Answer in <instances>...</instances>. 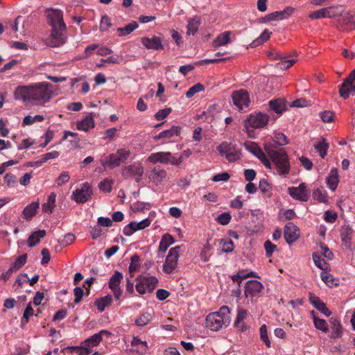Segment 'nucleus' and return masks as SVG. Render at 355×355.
Listing matches in <instances>:
<instances>
[{
    "label": "nucleus",
    "instance_id": "nucleus-23",
    "mask_svg": "<svg viewBox=\"0 0 355 355\" xmlns=\"http://www.w3.org/2000/svg\"><path fill=\"white\" fill-rule=\"evenodd\" d=\"M141 42L147 49L159 50L163 49L162 40L156 36L152 37H142Z\"/></svg>",
    "mask_w": 355,
    "mask_h": 355
},
{
    "label": "nucleus",
    "instance_id": "nucleus-31",
    "mask_svg": "<svg viewBox=\"0 0 355 355\" xmlns=\"http://www.w3.org/2000/svg\"><path fill=\"white\" fill-rule=\"evenodd\" d=\"M231 33L229 31H225L217 36V37L213 41L212 46L214 48H218L221 46H225L230 42Z\"/></svg>",
    "mask_w": 355,
    "mask_h": 355
},
{
    "label": "nucleus",
    "instance_id": "nucleus-24",
    "mask_svg": "<svg viewBox=\"0 0 355 355\" xmlns=\"http://www.w3.org/2000/svg\"><path fill=\"white\" fill-rule=\"evenodd\" d=\"M82 346L79 347H67L62 349L60 352L62 353H76L77 355H87L89 354V338L85 340Z\"/></svg>",
    "mask_w": 355,
    "mask_h": 355
},
{
    "label": "nucleus",
    "instance_id": "nucleus-4",
    "mask_svg": "<svg viewBox=\"0 0 355 355\" xmlns=\"http://www.w3.org/2000/svg\"><path fill=\"white\" fill-rule=\"evenodd\" d=\"M267 153L271 160L272 167L270 169H275L279 175H286L289 173L290 162L288 156L284 150L268 149Z\"/></svg>",
    "mask_w": 355,
    "mask_h": 355
},
{
    "label": "nucleus",
    "instance_id": "nucleus-15",
    "mask_svg": "<svg viewBox=\"0 0 355 355\" xmlns=\"http://www.w3.org/2000/svg\"><path fill=\"white\" fill-rule=\"evenodd\" d=\"M150 225V220L148 218L143 219L139 222L132 221L123 228V232L127 236H131L135 232L141 230Z\"/></svg>",
    "mask_w": 355,
    "mask_h": 355
},
{
    "label": "nucleus",
    "instance_id": "nucleus-10",
    "mask_svg": "<svg viewBox=\"0 0 355 355\" xmlns=\"http://www.w3.org/2000/svg\"><path fill=\"white\" fill-rule=\"evenodd\" d=\"M244 146L248 151L260 159L267 168H270L272 167L270 161L267 158L265 153L257 144L252 141H247L244 143Z\"/></svg>",
    "mask_w": 355,
    "mask_h": 355
},
{
    "label": "nucleus",
    "instance_id": "nucleus-5",
    "mask_svg": "<svg viewBox=\"0 0 355 355\" xmlns=\"http://www.w3.org/2000/svg\"><path fill=\"white\" fill-rule=\"evenodd\" d=\"M268 114L261 112H254L250 114L244 122V125L248 135L251 137V129H259L266 126L268 123Z\"/></svg>",
    "mask_w": 355,
    "mask_h": 355
},
{
    "label": "nucleus",
    "instance_id": "nucleus-64",
    "mask_svg": "<svg viewBox=\"0 0 355 355\" xmlns=\"http://www.w3.org/2000/svg\"><path fill=\"white\" fill-rule=\"evenodd\" d=\"M111 26L110 19L107 16H103L100 23V28L102 31H107Z\"/></svg>",
    "mask_w": 355,
    "mask_h": 355
},
{
    "label": "nucleus",
    "instance_id": "nucleus-47",
    "mask_svg": "<svg viewBox=\"0 0 355 355\" xmlns=\"http://www.w3.org/2000/svg\"><path fill=\"white\" fill-rule=\"evenodd\" d=\"M313 260L315 265L322 270H326L328 268V263L326 261L321 257L320 254L316 252H313L312 254Z\"/></svg>",
    "mask_w": 355,
    "mask_h": 355
},
{
    "label": "nucleus",
    "instance_id": "nucleus-21",
    "mask_svg": "<svg viewBox=\"0 0 355 355\" xmlns=\"http://www.w3.org/2000/svg\"><path fill=\"white\" fill-rule=\"evenodd\" d=\"M166 171L159 166L154 167L150 171L148 178L155 185H159L166 177Z\"/></svg>",
    "mask_w": 355,
    "mask_h": 355
},
{
    "label": "nucleus",
    "instance_id": "nucleus-53",
    "mask_svg": "<svg viewBox=\"0 0 355 355\" xmlns=\"http://www.w3.org/2000/svg\"><path fill=\"white\" fill-rule=\"evenodd\" d=\"M139 259L137 256H134L131 258V262L129 266V273L130 277H133L135 272H137L139 268Z\"/></svg>",
    "mask_w": 355,
    "mask_h": 355
},
{
    "label": "nucleus",
    "instance_id": "nucleus-2",
    "mask_svg": "<svg viewBox=\"0 0 355 355\" xmlns=\"http://www.w3.org/2000/svg\"><path fill=\"white\" fill-rule=\"evenodd\" d=\"M49 22L52 32L46 40V43L52 47H57L66 42V25L63 21L62 12L56 9L46 10Z\"/></svg>",
    "mask_w": 355,
    "mask_h": 355
},
{
    "label": "nucleus",
    "instance_id": "nucleus-62",
    "mask_svg": "<svg viewBox=\"0 0 355 355\" xmlns=\"http://www.w3.org/2000/svg\"><path fill=\"white\" fill-rule=\"evenodd\" d=\"M70 176L68 172H62L60 176L56 179V183L58 186H62L69 182Z\"/></svg>",
    "mask_w": 355,
    "mask_h": 355
},
{
    "label": "nucleus",
    "instance_id": "nucleus-61",
    "mask_svg": "<svg viewBox=\"0 0 355 355\" xmlns=\"http://www.w3.org/2000/svg\"><path fill=\"white\" fill-rule=\"evenodd\" d=\"M76 128L79 130L87 132L89 130V116L81 121H77Z\"/></svg>",
    "mask_w": 355,
    "mask_h": 355
},
{
    "label": "nucleus",
    "instance_id": "nucleus-7",
    "mask_svg": "<svg viewBox=\"0 0 355 355\" xmlns=\"http://www.w3.org/2000/svg\"><path fill=\"white\" fill-rule=\"evenodd\" d=\"M158 279L155 276H140L137 278V291L141 295L150 293L155 288Z\"/></svg>",
    "mask_w": 355,
    "mask_h": 355
},
{
    "label": "nucleus",
    "instance_id": "nucleus-52",
    "mask_svg": "<svg viewBox=\"0 0 355 355\" xmlns=\"http://www.w3.org/2000/svg\"><path fill=\"white\" fill-rule=\"evenodd\" d=\"M152 319L151 315L148 312H146L135 320V323L139 327H143L146 325Z\"/></svg>",
    "mask_w": 355,
    "mask_h": 355
},
{
    "label": "nucleus",
    "instance_id": "nucleus-35",
    "mask_svg": "<svg viewBox=\"0 0 355 355\" xmlns=\"http://www.w3.org/2000/svg\"><path fill=\"white\" fill-rule=\"evenodd\" d=\"M313 147L319 153L321 157L324 158L329 148V143L325 139L321 138L315 143Z\"/></svg>",
    "mask_w": 355,
    "mask_h": 355
},
{
    "label": "nucleus",
    "instance_id": "nucleus-26",
    "mask_svg": "<svg viewBox=\"0 0 355 355\" xmlns=\"http://www.w3.org/2000/svg\"><path fill=\"white\" fill-rule=\"evenodd\" d=\"M88 191L89 186L87 183H85L83 184V186L81 189H78L73 192L72 198L76 202H85L87 200L89 196Z\"/></svg>",
    "mask_w": 355,
    "mask_h": 355
},
{
    "label": "nucleus",
    "instance_id": "nucleus-37",
    "mask_svg": "<svg viewBox=\"0 0 355 355\" xmlns=\"http://www.w3.org/2000/svg\"><path fill=\"white\" fill-rule=\"evenodd\" d=\"M111 302L112 296L110 295H107L97 299L94 302V305L97 307L99 311L102 312L107 306L110 304Z\"/></svg>",
    "mask_w": 355,
    "mask_h": 355
},
{
    "label": "nucleus",
    "instance_id": "nucleus-16",
    "mask_svg": "<svg viewBox=\"0 0 355 355\" xmlns=\"http://www.w3.org/2000/svg\"><path fill=\"white\" fill-rule=\"evenodd\" d=\"M263 288L257 280H249L245 283L244 294L246 298H252L259 295Z\"/></svg>",
    "mask_w": 355,
    "mask_h": 355
},
{
    "label": "nucleus",
    "instance_id": "nucleus-14",
    "mask_svg": "<svg viewBox=\"0 0 355 355\" xmlns=\"http://www.w3.org/2000/svg\"><path fill=\"white\" fill-rule=\"evenodd\" d=\"M123 274L119 271H115L109 281V288L113 292L114 296L116 300H119L122 294V290L120 287V284L123 279Z\"/></svg>",
    "mask_w": 355,
    "mask_h": 355
},
{
    "label": "nucleus",
    "instance_id": "nucleus-39",
    "mask_svg": "<svg viewBox=\"0 0 355 355\" xmlns=\"http://www.w3.org/2000/svg\"><path fill=\"white\" fill-rule=\"evenodd\" d=\"M56 195L55 193H51L47 198L46 202L44 203L42 206V211L46 213H51L55 205Z\"/></svg>",
    "mask_w": 355,
    "mask_h": 355
},
{
    "label": "nucleus",
    "instance_id": "nucleus-17",
    "mask_svg": "<svg viewBox=\"0 0 355 355\" xmlns=\"http://www.w3.org/2000/svg\"><path fill=\"white\" fill-rule=\"evenodd\" d=\"M144 167L139 163H135L123 168V175L134 177L136 182H139L144 174Z\"/></svg>",
    "mask_w": 355,
    "mask_h": 355
},
{
    "label": "nucleus",
    "instance_id": "nucleus-30",
    "mask_svg": "<svg viewBox=\"0 0 355 355\" xmlns=\"http://www.w3.org/2000/svg\"><path fill=\"white\" fill-rule=\"evenodd\" d=\"M248 312L246 310L243 309H239L237 311V315L234 321V326L239 329L241 331H244L247 329L246 325L243 321L247 318Z\"/></svg>",
    "mask_w": 355,
    "mask_h": 355
},
{
    "label": "nucleus",
    "instance_id": "nucleus-49",
    "mask_svg": "<svg viewBox=\"0 0 355 355\" xmlns=\"http://www.w3.org/2000/svg\"><path fill=\"white\" fill-rule=\"evenodd\" d=\"M295 62L296 60L287 59V56L285 55V58H282L281 61L275 64V67L280 69L286 70L290 68Z\"/></svg>",
    "mask_w": 355,
    "mask_h": 355
},
{
    "label": "nucleus",
    "instance_id": "nucleus-46",
    "mask_svg": "<svg viewBox=\"0 0 355 355\" xmlns=\"http://www.w3.org/2000/svg\"><path fill=\"white\" fill-rule=\"evenodd\" d=\"M270 35L271 33L268 29H265L259 35V37L252 42L251 46L255 47L266 42L267 40H269Z\"/></svg>",
    "mask_w": 355,
    "mask_h": 355
},
{
    "label": "nucleus",
    "instance_id": "nucleus-44",
    "mask_svg": "<svg viewBox=\"0 0 355 355\" xmlns=\"http://www.w3.org/2000/svg\"><path fill=\"white\" fill-rule=\"evenodd\" d=\"M180 128L179 126H173L168 130H164L161 132L158 137L159 138H166L170 139L175 136H178L180 133Z\"/></svg>",
    "mask_w": 355,
    "mask_h": 355
},
{
    "label": "nucleus",
    "instance_id": "nucleus-19",
    "mask_svg": "<svg viewBox=\"0 0 355 355\" xmlns=\"http://www.w3.org/2000/svg\"><path fill=\"white\" fill-rule=\"evenodd\" d=\"M171 153L157 152L150 154L147 158V162L152 164H171Z\"/></svg>",
    "mask_w": 355,
    "mask_h": 355
},
{
    "label": "nucleus",
    "instance_id": "nucleus-27",
    "mask_svg": "<svg viewBox=\"0 0 355 355\" xmlns=\"http://www.w3.org/2000/svg\"><path fill=\"white\" fill-rule=\"evenodd\" d=\"M131 345L134 347V351L139 354H145L148 349L147 342L141 340L137 336L133 337Z\"/></svg>",
    "mask_w": 355,
    "mask_h": 355
},
{
    "label": "nucleus",
    "instance_id": "nucleus-11",
    "mask_svg": "<svg viewBox=\"0 0 355 355\" xmlns=\"http://www.w3.org/2000/svg\"><path fill=\"white\" fill-rule=\"evenodd\" d=\"M129 156V150L123 148L119 149L115 153L110 155L109 159L106 162V165L112 168L117 167L124 162Z\"/></svg>",
    "mask_w": 355,
    "mask_h": 355
},
{
    "label": "nucleus",
    "instance_id": "nucleus-20",
    "mask_svg": "<svg viewBox=\"0 0 355 355\" xmlns=\"http://www.w3.org/2000/svg\"><path fill=\"white\" fill-rule=\"evenodd\" d=\"M339 8L336 6H330L318 10L314 11L309 14V17L311 19H321L324 17H334L338 15V13H331V10H338Z\"/></svg>",
    "mask_w": 355,
    "mask_h": 355
},
{
    "label": "nucleus",
    "instance_id": "nucleus-40",
    "mask_svg": "<svg viewBox=\"0 0 355 355\" xmlns=\"http://www.w3.org/2000/svg\"><path fill=\"white\" fill-rule=\"evenodd\" d=\"M330 322L331 324V338H336L342 336V327L340 322L336 318H331Z\"/></svg>",
    "mask_w": 355,
    "mask_h": 355
},
{
    "label": "nucleus",
    "instance_id": "nucleus-12",
    "mask_svg": "<svg viewBox=\"0 0 355 355\" xmlns=\"http://www.w3.org/2000/svg\"><path fill=\"white\" fill-rule=\"evenodd\" d=\"M288 192L293 199L302 202H306L309 198V191L305 183H301L298 187H289Z\"/></svg>",
    "mask_w": 355,
    "mask_h": 355
},
{
    "label": "nucleus",
    "instance_id": "nucleus-59",
    "mask_svg": "<svg viewBox=\"0 0 355 355\" xmlns=\"http://www.w3.org/2000/svg\"><path fill=\"white\" fill-rule=\"evenodd\" d=\"M112 182L111 180L105 179L99 183V189L103 192H110L112 190Z\"/></svg>",
    "mask_w": 355,
    "mask_h": 355
},
{
    "label": "nucleus",
    "instance_id": "nucleus-22",
    "mask_svg": "<svg viewBox=\"0 0 355 355\" xmlns=\"http://www.w3.org/2000/svg\"><path fill=\"white\" fill-rule=\"evenodd\" d=\"M309 301L315 309L325 316L329 317L331 315V311L328 309L325 304L318 297L312 293H309Z\"/></svg>",
    "mask_w": 355,
    "mask_h": 355
},
{
    "label": "nucleus",
    "instance_id": "nucleus-41",
    "mask_svg": "<svg viewBox=\"0 0 355 355\" xmlns=\"http://www.w3.org/2000/svg\"><path fill=\"white\" fill-rule=\"evenodd\" d=\"M27 260V254H24L21 256H19L16 261L14 262L12 266L9 268L7 273H11L13 271H17L19 268H21L23 266L25 265Z\"/></svg>",
    "mask_w": 355,
    "mask_h": 355
},
{
    "label": "nucleus",
    "instance_id": "nucleus-9",
    "mask_svg": "<svg viewBox=\"0 0 355 355\" xmlns=\"http://www.w3.org/2000/svg\"><path fill=\"white\" fill-rule=\"evenodd\" d=\"M180 246H176L170 249L163 266V270L166 273H172L176 268L178 260L180 257Z\"/></svg>",
    "mask_w": 355,
    "mask_h": 355
},
{
    "label": "nucleus",
    "instance_id": "nucleus-55",
    "mask_svg": "<svg viewBox=\"0 0 355 355\" xmlns=\"http://www.w3.org/2000/svg\"><path fill=\"white\" fill-rule=\"evenodd\" d=\"M313 323H314V326L316 329H318L323 332H327L329 329L328 324H327V322L323 319L313 317Z\"/></svg>",
    "mask_w": 355,
    "mask_h": 355
},
{
    "label": "nucleus",
    "instance_id": "nucleus-18",
    "mask_svg": "<svg viewBox=\"0 0 355 355\" xmlns=\"http://www.w3.org/2000/svg\"><path fill=\"white\" fill-rule=\"evenodd\" d=\"M300 237V230L293 223H288L284 227V239L289 245L294 243Z\"/></svg>",
    "mask_w": 355,
    "mask_h": 355
},
{
    "label": "nucleus",
    "instance_id": "nucleus-34",
    "mask_svg": "<svg viewBox=\"0 0 355 355\" xmlns=\"http://www.w3.org/2000/svg\"><path fill=\"white\" fill-rule=\"evenodd\" d=\"M111 333L107 330H101L90 336V347L98 346L103 338L109 336Z\"/></svg>",
    "mask_w": 355,
    "mask_h": 355
},
{
    "label": "nucleus",
    "instance_id": "nucleus-63",
    "mask_svg": "<svg viewBox=\"0 0 355 355\" xmlns=\"http://www.w3.org/2000/svg\"><path fill=\"white\" fill-rule=\"evenodd\" d=\"M231 220V216L228 213H223L220 214L217 220L218 222L221 225H227L230 223Z\"/></svg>",
    "mask_w": 355,
    "mask_h": 355
},
{
    "label": "nucleus",
    "instance_id": "nucleus-45",
    "mask_svg": "<svg viewBox=\"0 0 355 355\" xmlns=\"http://www.w3.org/2000/svg\"><path fill=\"white\" fill-rule=\"evenodd\" d=\"M137 27L138 24H137V22L132 21L129 24L126 25L125 27L118 28L117 32L119 36H125L131 33L132 31L137 29Z\"/></svg>",
    "mask_w": 355,
    "mask_h": 355
},
{
    "label": "nucleus",
    "instance_id": "nucleus-54",
    "mask_svg": "<svg viewBox=\"0 0 355 355\" xmlns=\"http://www.w3.org/2000/svg\"><path fill=\"white\" fill-rule=\"evenodd\" d=\"M205 89V87L200 83H196L186 92V97L190 98L193 97L196 94L200 92Z\"/></svg>",
    "mask_w": 355,
    "mask_h": 355
},
{
    "label": "nucleus",
    "instance_id": "nucleus-50",
    "mask_svg": "<svg viewBox=\"0 0 355 355\" xmlns=\"http://www.w3.org/2000/svg\"><path fill=\"white\" fill-rule=\"evenodd\" d=\"M250 277H259L254 272L242 270L239 271L236 275L232 276V279L236 282L239 279H243Z\"/></svg>",
    "mask_w": 355,
    "mask_h": 355
},
{
    "label": "nucleus",
    "instance_id": "nucleus-48",
    "mask_svg": "<svg viewBox=\"0 0 355 355\" xmlns=\"http://www.w3.org/2000/svg\"><path fill=\"white\" fill-rule=\"evenodd\" d=\"M44 120L42 115L37 114L35 116L27 115L23 119L24 125H31L35 122H42Z\"/></svg>",
    "mask_w": 355,
    "mask_h": 355
},
{
    "label": "nucleus",
    "instance_id": "nucleus-1",
    "mask_svg": "<svg viewBox=\"0 0 355 355\" xmlns=\"http://www.w3.org/2000/svg\"><path fill=\"white\" fill-rule=\"evenodd\" d=\"M55 87L48 82H39L28 85H20L15 89V100H21L25 103L42 105L50 101L55 96Z\"/></svg>",
    "mask_w": 355,
    "mask_h": 355
},
{
    "label": "nucleus",
    "instance_id": "nucleus-58",
    "mask_svg": "<svg viewBox=\"0 0 355 355\" xmlns=\"http://www.w3.org/2000/svg\"><path fill=\"white\" fill-rule=\"evenodd\" d=\"M320 277L322 281L328 286H333L334 285H337V282H336L337 280L334 279L331 275L323 272L321 273Z\"/></svg>",
    "mask_w": 355,
    "mask_h": 355
},
{
    "label": "nucleus",
    "instance_id": "nucleus-32",
    "mask_svg": "<svg viewBox=\"0 0 355 355\" xmlns=\"http://www.w3.org/2000/svg\"><path fill=\"white\" fill-rule=\"evenodd\" d=\"M39 208V202H33L30 205H27L23 210L24 218L28 220H31L36 213V211Z\"/></svg>",
    "mask_w": 355,
    "mask_h": 355
},
{
    "label": "nucleus",
    "instance_id": "nucleus-33",
    "mask_svg": "<svg viewBox=\"0 0 355 355\" xmlns=\"http://www.w3.org/2000/svg\"><path fill=\"white\" fill-rule=\"evenodd\" d=\"M175 243L174 238L169 234H165L162 236L159 242V250L161 252H165L168 247Z\"/></svg>",
    "mask_w": 355,
    "mask_h": 355
},
{
    "label": "nucleus",
    "instance_id": "nucleus-6",
    "mask_svg": "<svg viewBox=\"0 0 355 355\" xmlns=\"http://www.w3.org/2000/svg\"><path fill=\"white\" fill-rule=\"evenodd\" d=\"M217 150L221 155L225 156L230 162H235L241 157L240 150L236 146L226 141H223L217 147Z\"/></svg>",
    "mask_w": 355,
    "mask_h": 355
},
{
    "label": "nucleus",
    "instance_id": "nucleus-36",
    "mask_svg": "<svg viewBox=\"0 0 355 355\" xmlns=\"http://www.w3.org/2000/svg\"><path fill=\"white\" fill-rule=\"evenodd\" d=\"M46 235L45 230H38L33 232L29 236L28 239V245L32 248L39 243L40 239L44 237Z\"/></svg>",
    "mask_w": 355,
    "mask_h": 355
},
{
    "label": "nucleus",
    "instance_id": "nucleus-8",
    "mask_svg": "<svg viewBox=\"0 0 355 355\" xmlns=\"http://www.w3.org/2000/svg\"><path fill=\"white\" fill-rule=\"evenodd\" d=\"M340 96L347 99L351 94H355V69L343 80L339 87Z\"/></svg>",
    "mask_w": 355,
    "mask_h": 355
},
{
    "label": "nucleus",
    "instance_id": "nucleus-51",
    "mask_svg": "<svg viewBox=\"0 0 355 355\" xmlns=\"http://www.w3.org/2000/svg\"><path fill=\"white\" fill-rule=\"evenodd\" d=\"M221 250L223 252H231L234 250V243L230 239H222L220 241Z\"/></svg>",
    "mask_w": 355,
    "mask_h": 355
},
{
    "label": "nucleus",
    "instance_id": "nucleus-43",
    "mask_svg": "<svg viewBox=\"0 0 355 355\" xmlns=\"http://www.w3.org/2000/svg\"><path fill=\"white\" fill-rule=\"evenodd\" d=\"M313 197L320 202L328 203L329 202L326 191L320 188H318L313 191Z\"/></svg>",
    "mask_w": 355,
    "mask_h": 355
},
{
    "label": "nucleus",
    "instance_id": "nucleus-56",
    "mask_svg": "<svg viewBox=\"0 0 355 355\" xmlns=\"http://www.w3.org/2000/svg\"><path fill=\"white\" fill-rule=\"evenodd\" d=\"M260 338L263 341L268 347H270V341L267 334V327L266 324H262L259 329Z\"/></svg>",
    "mask_w": 355,
    "mask_h": 355
},
{
    "label": "nucleus",
    "instance_id": "nucleus-13",
    "mask_svg": "<svg viewBox=\"0 0 355 355\" xmlns=\"http://www.w3.org/2000/svg\"><path fill=\"white\" fill-rule=\"evenodd\" d=\"M234 105L239 109L243 110L248 107L250 97L248 93L243 89L235 91L232 94Z\"/></svg>",
    "mask_w": 355,
    "mask_h": 355
},
{
    "label": "nucleus",
    "instance_id": "nucleus-3",
    "mask_svg": "<svg viewBox=\"0 0 355 355\" xmlns=\"http://www.w3.org/2000/svg\"><path fill=\"white\" fill-rule=\"evenodd\" d=\"M230 311L227 306H223L220 309L209 313L205 320L206 327L211 331H218L226 328L230 323Z\"/></svg>",
    "mask_w": 355,
    "mask_h": 355
},
{
    "label": "nucleus",
    "instance_id": "nucleus-57",
    "mask_svg": "<svg viewBox=\"0 0 355 355\" xmlns=\"http://www.w3.org/2000/svg\"><path fill=\"white\" fill-rule=\"evenodd\" d=\"M320 116L324 123H330L334 120V113L330 110L320 112Z\"/></svg>",
    "mask_w": 355,
    "mask_h": 355
},
{
    "label": "nucleus",
    "instance_id": "nucleus-25",
    "mask_svg": "<svg viewBox=\"0 0 355 355\" xmlns=\"http://www.w3.org/2000/svg\"><path fill=\"white\" fill-rule=\"evenodd\" d=\"M295 11V8L291 6H287L283 10L276 11L274 12H271L268 15V18L269 19H272V21H278L282 20L290 17L293 12Z\"/></svg>",
    "mask_w": 355,
    "mask_h": 355
},
{
    "label": "nucleus",
    "instance_id": "nucleus-38",
    "mask_svg": "<svg viewBox=\"0 0 355 355\" xmlns=\"http://www.w3.org/2000/svg\"><path fill=\"white\" fill-rule=\"evenodd\" d=\"M269 106L272 110L277 114H281L286 110L285 102L282 99L270 101L269 102Z\"/></svg>",
    "mask_w": 355,
    "mask_h": 355
},
{
    "label": "nucleus",
    "instance_id": "nucleus-42",
    "mask_svg": "<svg viewBox=\"0 0 355 355\" xmlns=\"http://www.w3.org/2000/svg\"><path fill=\"white\" fill-rule=\"evenodd\" d=\"M352 230L348 227H344L341 230V239L346 248H350Z\"/></svg>",
    "mask_w": 355,
    "mask_h": 355
},
{
    "label": "nucleus",
    "instance_id": "nucleus-28",
    "mask_svg": "<svg viewBox=\"0 0 355 355\" xmlns=\"http://www.w3.org/2000/svg\"><path fill=\"white\" fill-rule=\"evenodd\" d=\"M201 24L200 17L198 16H195L192 18H189L187 20V35H194Z\"/></svg>",
    "mask_w": 355,
    "mask_h": 355
},
{
    "label": "nucleus",
    "instance_id": "nucleus-60",
    "mask_svg": "<svg viewBox=\"0 0 355 355\" xmlns=\"http://www.w3.org/2000/svg\"><path fill=\"white\" fill-rule=\"evenodd\" d=\"M274 141L279 146H284L288 144L286 136L281 132L275 135Z\"/></svg>",
    "mask_w": 355,
    "mask_h": 355
},
{
    "label": "nucleus",
    "instance_id": "nucleus-29",
    "mask_svg": "<svg viewBox=\"0 0 355 355\" xmlns=\"http://www.w3.org/2000/svg\"><path fill=\"white\" fill-rule=\"evenodd\" d=\"M339 182L338 172L336 168H332L326 179L327 187L331 191H335Z\"/></svg>",
    "mask_w": 355,
    "mask_h": 355
}]
</instances>
